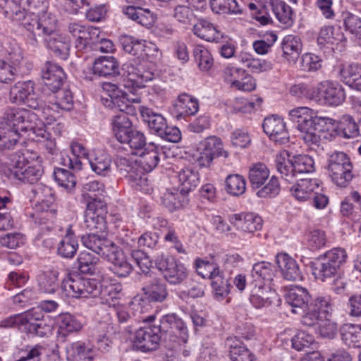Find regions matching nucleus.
I'll return each instance as SVG.
<instances>
[{
  "label": "nucleus",
  "instance_id": "32",
  "mask_svg": "<svg viewBox=\"0 0 361 361\" xmlns=\"http://www.w3.org/2000/svg\"><path fill=\"white\" fill-rule=\"evenodd\" d=\"M275 271L274 265L270 262L262 261L255 263L251 271L252 283L261 281L263 284H267L271 282L275 276Z\"/></svg>",
  "mask_w": 361,
  "mask_h": 361
},
{
  "label": "nucleus",
  "instance_id": "35",
  "mask_svg": "<svg viewBox=\"0 0 361 361\" xmlns=\"http://www.w3.org/2000/svg\"><path fill=\"white\" fill-rule=\"evenodd\" d=\"M275 162L281 177L288 182L292 181L296 176V172L293 169V162L289 152L286 150L281 152L276 155Z\"/></svg>",
  "mask_w": 361,
  "mask_h": 361
},
{
  "label": "nucleus",
  "instance_id": "29",
  "mask_svg": "<svg viewBox=\"0 0 361 361\" xmlns=\"http://www.w3.org/2000/svg\"><path fill=\"white\" fill-rule=\"evenodd\" d=\"M137 109L143 119L147 123L148 127L156 134H159L162 129L166 128V121L165 118L160 114L155 112L153 109L138 106Z\"/></svg>",
  "mask_w": 361,
  "mask_h": 361
},
{
  "label": "nucleus",
  "instance_id": "40",
  "mask_svg": "<svg viewBox=\"0 0 361 361\" xmlns=\"http://www.w3.org/2000/svg\"><path fill=\"white\" fill-rule=\"evenodd\" d=\"M290 119L297 123L298 130L305 129L312 124H314V112L312 109L307 107H297L289 111Z\"/></svg>",
  "mask_w": 361,
  "mask_h": 361
},
{
  "label": "nucleus",
  "instance_id": "15",
  "mask_svg": "<svg viewBox=\"0 0 361 361\" xmlns=\"http://www.w3.org/2000/svg\"><path fill=\"white\" fill-rule=\"evenodd\" d=\"M262 127L264 133L275 142L282 145L288 142L289 134L281 117L275 115L266 117Z\"/></svg>",
  "mask_w": 361,
  "mask_h": 361
},
{
  "label": "nucleus",
  "instance_id": "24",
  "mask_svg": "<svg viewBox=\"0 0 361 361\" xmlns=\"http://www.w3.org/2000/svg\"><path fill=\"white\" fill-rule=\"evenodd\" d=\"M192 32L197 37L211 42L218 43L223 38V35L213 23L202 18L194 24Z\"/></svg>",
  "mask_w": 361,
  "mask_h": 361
},
{
  "label": "nucleus",
  "instance_id": "37",
  "mask_svg": "<svg viewBox=\"0 0 361 361\" xmlns=\"http://www.w3.org/2000/svg\"><path fill=\"white\" fill-rule=\"evenodd\" d=\"M69 33L68 39L74 40L75 48L78 51H82L89 44L90 32L87 29L80 24L71 23L68 26Z\"/></svg>",
  "mask_w": 361,
  "mask_h": 361
},
{
  "label": "nucleus",
  "instance_id": "47",
  "mask_svg": "<svg viewBox=\"0 0 361 361\" xmlns=\"http://www.w3.org/2000/svg\"><path fill=\"white\" fill-rule=\"evenodd\" d=\"M269 176V170L262 163H257L249 171V180L255 189L262 187Z\"/></svg>",
  "mask_w": 361,
  "mask_h": 361
},
{
  "label": "nucleus",
  "instance_id": "63",
  "mask_svg": "<svg viewBox=\"0 0 361 361\" xmlns=\"http://www.w3.org/2000/svg\"><path fill=\"white\" fill-rule=\"evenodd\" d=\"M54 175L58 184L68 191H71L75 188L76 178L69 171L59 168L55 169Z\"/></svg>",
  "mask_w": 361,
  "mask_h": 361
},
{
  "label": "nucleus",
  "instance_id": "34",
  "mask_svg": "<svg viewBox=\"0 0 361 361\" xmlns=\"http://www.w3.org/2000/svg\"><path fill=\"white\" fill-rule=\"evenodd\" d=\"M341 80L350 87L358 91H361V66L350 64L343 66L339 71Z\"/></svg>",
  "mask_w": 361,
  "mask_h": 361
},
{
  "label": "nucleus",
  "instance_id": "19",
  "mask_svg": "<svg viewBox=\"0 0 361 361\" xmlns=\"http://www.w3.org/2000/svg\"><path fill=\"white\" fill-rule=\"evenodd\" d=\"M56 30L51 34L44 35L40 37L39 41L44 39L46 47L51 50L54 54L62 60H66L69 56L71 39L66 36L55 34Z\"/></svg>",
  "mask_w": 361,
  "mask_h": 361
},
{
  "label": "nucleus",
  "instance_id": "45",
  "mask_svg": "<svg viewBox=\"0 0 361 361\" xmlns=\"http://www.w3.org/2000/svg\"><path fill=\"white\" fill-rule=\"evenodd\" d=\"M200 150L212 154L213 157H228V152L224 149L221 140L216 136H209L200 144Z\"/></svg>",
  "mask_w": 361,
  "mask_h": 361
},
{
  "label": "nucleus",
  "instance_id": "54",
  "mask_svg": "<svg viewBox=\"0 0 361 361\" xmlns=\"http://www.w3.org/2000/svg\"><path fill=\"white\" fill-rule=\"evenodd\" d=\"M343 25L346 31H348L354 37L361 39V17L346 11L343 14Z\"/></svg>",
  "mask_w": 361,
  "mask_h": 361
},
{
  "label": "nucleus",
  "instance_id": "6",
  "mask_svg": "<svg viewBox=\"0 0 361 361\" xmlns=\"http://www.w3.org/2000/svg\"><path fill=\"white\" fill-rule=\"evenodd\" d=\"M61 288L67 295L76 298H94L101 292V286L97 280L78 274H68L63 280Z\"/></svg>",
  "mask_w": 361,
  "mask_h": 361
},
{
  "label": "nucleus",
  "instance_id": "48",
  "mask_svg": "<svg viewBox=\"0 0 361 361\" xmlns=\"http://www.w3.org/2000/svg\"><path fill=\"white\" fill-rule=\"evenodd\" d=\"M58 272H42L37 276L38 286L43 293H54L59 288Z\"/></svg>",
  "mask_w": 361,
  "mask_h": 361
},
{
  "label": "nucleus",
  "instance_id": "57",
  "mask_svg": "<svg viewBox=\"0 0 361 361\" xmlns=\"http://www.w3.org/2000/svg\"><path fill=\"white\" fill-rule=\"evenodd\" d=\"M240 61L250 68L252 72L260 73L268 71L272 69L273 65L270 61L255 59L247 54H243L240 56Z\"/></svg>",
  "mask_w": 361,
  "mask_h": 361
},
{
  "label": "nucleus",
  "instance_id": "7",
  "mask_svg": "<svg viewBox=\"0 0 361 361\" xmlns=\"http://www.w3.org/2000/svg\"><path fill=\"white\" fill-rule=\"evenodd\" d=\"M9 99L11 103L23 104L33 109H42L45 114L46 104L36 91L35 83L32 80L18 82L10 89Z\"/></svg>",
  "mask_w": 361,
  "mask_h": 361
},
{
  "label": "nucleus",
  "instance_id": "28",
  "mask_svg": "<svg viewBox=\"0 0 361 361\" xmlns=\"http://www.w3.org/2000/svg\"><path fill=\"white\" fill-rule=\"evenodd\" d=\"M177 118L192 116L199 109L198 101L188 94L179 95L173 105Z\"/></svg>",
  "mask_w": 361,
  "mask_h": 361
},
{
  "label": "nucleus",
  "instance_id": "26",
  "mask_svg": "<svg viewBox=\"0 0 361 361\" xmlns=\"http://www.w3.org/2000/svg\"><path fill=\"white\" fill-rule=\"evenodd\" d=\"M283 56L289 63H295L302 51V42L300 37L293 35L286 36L281 43Z\"/></svg>",
  "mask_w": 361,
  "mask_h": 361
},
{
  "label": "nucleus",
  "instance_id": "55",
  "mask_svg": "<svg viewBox=\"0 0 361 361\" xmlns=\"http://www.w3.org/2000/svg\"><path fill=\"white\" fill-rule=\"evenodd\" d=\"M246 190L245 179L240 175H229L226 179V190L233 196H240Z\"/></svg>",
  "mask_w": 361,
  "mask_h": 361
},
{
  "label": "nucleus",
  "instance_id": "56",
  "mask_svg": "<svg viewBox=\"0 0 361 361\" xmlns=\"http://www.w3.org/2000/svg\"><path fill=\"white\" fill-rule=\"evenodd\" d=\"M210 6L216 13H240L242 9L235 0H211Z\"/></svg>",
  "mask_w": 361,
  "mask_h": 361
},
{
  "label": "nucleus",
  "instance_id": "17",
  "mask_svg": "<svg viewBox=\"0 0 361 361\" xmlns=\"http://www.w3.org/2000/svg\"><path fill=\"white\" fill-rule=\"evenodd\" d=\"M114 267V272L121 277H126L133 270V267L123 251L114 243L103 257Z\"/></svg>",
  "mask_w": 361,
  "mask_h": 361
},
{
  "label": "nucleus",
  "instance_id": "53",
  "mask_svg": "<svg viewBox=\"0 0 361 361\" xmlns=\"http://www.w3.org/2000/svg\"><path fill=\"white\" fill-rule=\"evenodd\" d=\"M99 259L97 257L87 252H82L78 258V269L82 274H94Z\"/></svg>",
  "mask_w": 361,
  "mask_h": 361
},
{
  "label": "nucleus",
  "instance_id": "44",
  "mask_svg": "<svg viewBox=\"0 0 361 361\" xmlns=\"http://www.w3.org/2000/svg\"><path fill=\"white\" fill-rule=\"evenodd\" d=\"M344 40L345 36L341 28H335L332 25L322 27L317 37V43L321 46L337 44Z\"/></svg>",
  "mask_w": 361,
  "mask_h": 361
},
{
  "label": "nucleus",
  "instance_id": "52",
  "mask_svg": "<svg viewBox=\"0 0 361 361\" xmlns=\"http://www.w3.org/2000/svg\"><path fill=\"white\" fill-rule=\"evenodd\" d=\"M59 324V334L62 336H66L68 333L78 331L82 325L71 314L68 313L61 314L57 319Z\"/></svg>",
  "mask_w": 361,
  "mask_h": 361
},
{
  "label": "nucleus",
  "instance_id": "38",
  "mask_svg": "<svg viewBox=\"0 0 361 361\" xmlns=\"http://www.w3.org/2000/svg\"><path fill=\"white\" fill-rule=\"evenodd\" d=\"M322 118L319 119V122L317 125L314 123V124H312L310 127H306L305 129L299 130L300 132V138L312 149L319 146L321 141L319 133L326 130V126H322Z\"/></svg>",
  "mask_w": 361,
  "mask_h": 361
},
{
  "label": "nucleus",
  "instance_id": "49",
  "mask_svg": "<svg viewBox=\"0 0 361 361\" xmlns=\"http://www.w3.org/2000/svg\"><path fill=\"white\" fill-rule=\"evenodd\" d=\"M270 5L272 11L280 23L287 25L293 23V10L290 6L281 0H272Z\"/></svg>",
  "mask_w": 361,
  "mask_h": 361
},
{
  "label": "nucleus",
  "instance_id": "51",
  "mask_svg": "<svg viewBox=\"0 0 361 361\" xmlns=\"http://www.w3.org/2000/svg\"><path fill=\"white\" fill-rule=\"evenodd\" d=\"M115 164L121 175L126 178L128 180L131 175L135 174L141 168L137 160L130 157L118 156Z\"/></svg>",
  "mask_w": 361,
  "mask_h": 361
},
{
  "label": "nucleus",
  "instance_id": "11",
  "mask_svg": "<svg viewBox=\"0 0 361 361\" xmlns=\"http://www.w3.org/2000/svg\"><path fill=\"white\" fill-rule=\"evenodd\" d=\"M156 266L170 283L178 284L187 278L188 271L184 264L171 256L159 257L156 259Z\"/></svg>",
  "mask_w": 361,
  "mask_h": 361
},
{
  "label": "nucleus",
  "instance_id": "50",
  "mask_svg": "<svg viewBox=\"0 0 361 361\" xmlns=\"http://www.w3.org/2000/svg\"><path fill=\"white\" fill-rule=\"evenodd\" d=\"M188 194H183L179 188L175 189L174 191H167L162 196V203L170 211H173L188 202L186 195Z\"/></svg>",
  "mask_w": 361,
  "mask_h": 361
},
{
  "label": "nucleus",
  "instance_id": "5",
  "mask_svg": "<svg viewBox=\"0 0 361 361\" xmlns=\"http://www.w3.org/2000/svg\"><path fill=\"white\" fill-rule=\"evenodd\" d=\"M346 257L345 250L339 247L327 251L312 262L313 274L323 281L334 276Z\"/></svg>",
  "mask_w": 361,
  "mask_h": 361
},
{
  "label": "nucleus",
  "instance_id": "4",
  "mask_svg": "<svg viewBox=\"0 0 361 361\" xmlns=\"http://www.w3.org/2000/svg\"><path fill=\"white\" fill-rule=\"evenodd\" d=\"M44 313L39 309L32 308L23 314H15L0 322V327L8 328L18 326L23 331L35 335L39 337L47 336L46 330H49V326L42 325L41 321Z\"/></svg>",
  "mask_w": 361,
  "mask_h": 361
},
{
  "label": "nucleus",
  "instance_id": "61",
  "mask_svg": "<svg viewBox=\"0 0 361 361\" xmlns=\"http://www.w3.org/2000/svg\"><path fill=\"white\" fill-rule=\"evenodd\" d=\"M195 267L199 275L202 278L212 279L221 271L219 267L214 262H208L197 259L195 260Z\"/></svg>",
  "mask_w": 361,
  "mask_h": 361
},
{
  "label": "nucleus",
  "instance_id": "27",
  "mask_svg": "<svg viewBox=\"0 0 361 361\" xmlns=\"http://www.w3.org/2000/svg\"><path fill=\"white\" fill-rule=\"evenodd\" d=\"M230 71V80L233 87L242 91H252L255 89V80L244 69L232 67Z\"/></svg>",
  "mask_w": 361,
  "mask_h": 361
},
{
  "label": "nucleus",
  "instance_id": "13",
  "mask_svg": "<svg viewBox=\"0 0 361 361\" xmlns=\"http://www.w3.org/2000/svg\"><path fill=\"white\" fill-rule=\"evenodd\" d=\"M322 123L326 126V131H337L344 138H353L359 134V124L350 115H343L338 122L330 118H322Z\"/></svg>",
  "mask_w": 361,
  "mask_h": 361
},
{
  "label": "nucleus",
  "instance_id": "31",
  "mask_svg": "<svg viewBox=\"0 0 361 361\" xmlns=\"http://www.w3.org/2000/svg\"><path fill=\"white\" fill-rule=\"evenodd\" d=\"M126 111H119V114L113 116L111 120L113 133L118 142L133 129V123Z\"/></svg>",
  "mask_w": 361,
  "mask_h": 361
},
{
  "label": "nucleus",
  "instance_id": "9",
  "mask_svg": "<svg viewBox=\"0 0 361 361\" xmlns=\"http://www.w3.org/2000/svg\"><path fill=\"white\" fill-rule=\"evenodd\" d=\"M328 171L334 183L346 187L352 180L353 165L348 156L343 152H335L329 156Z\"/></svg>",
  "mask_w": 361,
  "mask_h": 361
},
{
  "label": "nucleus",
  "instance_id": "8",
  "mask_svg": "<svg viewBox=\"0 0 361 361\" xmlns=\"http://www.w3.org/2000/svg\"><path fill=\"white\" fill-rule=\"evenodd\" d=\"M145 297L136 295L130 303L132 310L144 313L148 310L150 302H162L168 297L166 283L160 279H154L142 288Z\"/></svg>",
  "mask_w": 361,
  "mask_h": 361
},
{
  "label": "nucleus",
  "instance_id": "30",
  "mask_svg": "<svg viewBox=\"0 0 361 361\" xmlns=\"http://www.w3.org/2000/svg\"><path fill=\"white\" fill-rule=\"evenodd\" d=\"M92 70L99 76L114 75L119 73V64L113 56H101L94 61Z\"/></svg>",
  "mask_w": 361,
  "mask_h": 361
},
{
  "label": "nucleus",
  "instance_id": "3",
  "mask_svg": "<svg viewBox=\"0 0 361 361\" xmlns=\"http://www.w3.org/2000/svg\"><path fill=\"white\" fill-rule=\"evenodd\" d=\"M36 114L25 109H11L0 118V148L11 149L20 138V132L32 129Z\"/></svg>",
  "mask_w": 361,
  "mask_h": 361
},
{
  "label": "nucleus",
  "instance_id": "1",
  "mask_svg": "<svg viewBox=\"0 0 361 361\" xmlns=\"http://www.w3.org/2000/svg\"><path fill=\"white\" fill-rule=\"evenodd\" d=\"M122 82L119 85L111 82L104 83L102 88L108 97L102 98L104 106L119 111L133 114V104H139L141 97L136 94L137 89L145 87L152 81L154 73L147 70L142 64L125 63L122 68Z\"/></svg>",
  "mask_w": 361,
  "mask_h": 361
},
{
  "label": "nucleus",
  "instance_id": "41",
  "mask_svg": "<svg viewBox=\"0 0 361 361\" xmlns=\"http://www.w3.org/2000/svg\"><path fill=\"white\" fill-rule=\"evenodd\" d=\"M78 247V240L69 226L65 236L58 244L57 254L63 258H73Z\"/></svg>",
  "mask_w": 361,
  "mask_h": 361
},
{
  "label": "nucleus",
  "instance_id": "36",
  "mask_svg": "<svg viewBox=\"0 0 361 361\" xmlns=\"http://www.w3.org/2000/svg\"><path fill=\"white\" fill-rule=\"evenodd\" d=\"M178 178L180 183L178 188L183 194H188L200 182L198 171L190 166L181 169Z\"/></svg>",
  "mask_w": 361,
  "mask_h": 361
},
{
  "label": "nucleus",
  "instance_id": "2",
  "mask_svg": "<svg viewBox=\"0 0 361 361\" xmlns=\"http://www.w3.org/2000/svg\"><path fill=\"white\" fill-rule=\"evenodd\" d=\"M26 14L20 11L16 16H23L21 25L27 31L26 42L32 47H37L42 35L51 34L56 30L57 20L48 12L47 0H26L25 4ZM20 20V18H18Z\"/></svg>",
  "mask_w": 361,
  "mask_h": 361
},
{
  "label": "nucleus",
  "instance_id": "58",
  "mask_svg": "<svg viewBox=\"0 0 361 361\" xmlns=\"http://www.w3.org/2000/svg\"><path fill=\"white\" fill-rule=\"evenodd\" d=\"M193 55L199 68L202 71H207L212 67V56L209 50L204 46H195L193 49Z\"/></svg>",
  "mask_w": 361,
  "mask_h": 361
},
{
  "label": "nucleus",
  "instance_id": "64",
  "mask_svg": "<svg viewBox=\"0 0 361 361\" xmlns=\"http://www.w3.org/2000/svg\"><path fill=\"white\" fill-rule=\"evenodd\" d=\"M230 358L232 361H254L253 354L241 343L230 346Z\"/></svg>",
  "mask_w": 361,
  "mask_h": 361
},
{
  "label": "nucleus",
  "instance_id": "20",
  "mask_svg": "<svg viewBox=\"0 0 361 361\" xmlns=\"http://www.w3.org/2000/svg\"><path fill=\"white\" fill-rule=\"evenodd\" d=\"M286 300L294 313L305 312L310 307V295L307 290L301 286L291 287L286 293Z\"/></svg>",
  "mask_w": 361,
  "mask_h": 361
},
{
  "label": "nucleus",
  "instance_id": "25",
  "mask_svg": "<svg viewBox=\"0 0 361 361\" xmlns=\"http://www.w3.org/2000/svg\"><path fill=\"white\" fill-rule=\"evenodd\" d=\"M275 295V292L271 290L269 285L263 284L259 281L254 283L250 296V301L256 308L267 307L271 304V300Z\"/></svg>",
  "mask_w": 361,
  "mask_h": 361
},
{
  "label": "nucleus",
  "instance_id": "16",
  "mask_svg": "<svg viewBox=\"0 0 361 361\" xmlns=\"http://www.w3.org/2000/svg\"><path fill=\"white\" fill-rule=\"evenodd\" d=\"M229 222L238 231L249 234L260 230L262 226V218L254 213L232 214L229 216Z\"/></svg>",
  "mask_w": 361,
  "mask_h": 361
},
{
  "label": "nucleus",
  "instance_id": "12",
  "mask_svg": "<svg viewBox=\"0 0 361 361\" xmlns=\"http://www.w3.org/2000/svg\"><path fill=\"white\" fill-rule=\"evenodd\" d=\"M10 166L14 177L25 183H37L42 175L40 166L27 165L24 156L13 155Z\"/></svg>",
  "mask_w": 361,
  "mask_h": 361
},
{
  "label": "nucleus",
  "instance_id": "43",
  "mask_svg": "<svg viewBox=\"0 0 361 361\" xmlns=\"http://www.w3.org/2000/svg\"><path fill=\"white\" fill-rule=\"evenodd\" d=\"M54 102L50 101L49 104L45 106L46 110L59 111V109L64 111H70L73 106V95L69 90H59L55 92Z\"/></svg>",
  "mask_w": 361,
  "mask_h": 361
},
{
  "label": "nucleus",
  "instance_id": "22",
  "mask_svg": "<svg viewBox=\"0 0 361 361\" xmlns=\"http://www.w3.org/2000/svg\"><path fill=\"white\" fill-rule=\"evenodd\" d=\"M162 151L163 147L154 142L147 144L137 159L141 169L145 172H150L155 169L160 161Z\"/></svg>",
  "mask_w": 361,
  "mask_h": 361
},
{
  "label": "nucleus",
  "instance_id": "62",
  "mask_svg": "<svg viewBox=\"0 0 361 361\" xmlns=\"http://www.w3.org/2000/svg\"><path fill=\"white\" fill-rule=\"evenodd\" d=\"M126 137L120 142L128 145L131 149L141 150L147 145L144 133L136 129L133 128Z\"/></svg>",
  "mask_w": 361,
  "mask_h": 361
},
{
  "label": "nucleus",
  "instance_id": "39",
  "mask_svg": "<svg viewBox=\"0 0 361 361\" xmlns=\"http://www.w3.org/2000/svg\"><path fill=\"white\" fill-rule=\"evenodd\" d=\"M155 318L156 316L154 314L143 318L142 322L145 325L136 331L135 338H152L153 337L161 338L162 337H166V331L162 330L160 325L149 324V323L154 321Z\"/></svg>",
  "mask_w": 361,
  "mask_h": 361
},
{
  "label": "nucleus",
  "instance_id": "59",
  "mask_svg": "<svg viewBox=\"0 0 361 361\" xmlns=\"http://www.w3.org/2000/svg\"><path fill=\"white\" fill-rule=\"evenodd\" d=\"M104 192V184L97 180L90 181L82 187V195L89 199V202L103 201L100 197Z\"/></svg>",
  "mask_w": 361,
  "mask_h": 361
},
{
  "label": "nucleus",
  "instance_id": "42",
  "mask_svg": "<svg viewBox=\"0 0 361 361\" xmlns=\"http://www.w3.org/2000/svg\"><path fill=\"white\" fill-rule=\"evenodd\" d=\"M92 169L99 175L105 176L110 171L111 159L102 151H94L87 158Z\"/></svg>",
  "mask_w": 361,
  "mask_h": 361
},
{
  "label": "nucleus",
  "instance_id": "23",
  "mask_svg": "<svg viewBox=\"0 0 361 361\" xmlns=\"http://www.w3.org/2000/svg\"><path fill=\"white\" fill-rule=\"evenodd\" d=\"M82 245L98 255L104 257L114 244L104 233H90L82 236Z\"/></svg>",
  "mask_w": 361,
  "mask_h": 361
},
{
  "label": "nucleus",
  "instance_id": "46",
  "mask_svg": "<svg viewBox=\"0 0 361 361\" xmlns=\"http://www.w3.org/2000/svg\"><path fill=\"white\" fill-rule=\"evenodd\" d=\"M315 180L312 179H301L290 188L292 195L299 201H305L310 197L314 187Z\"/></svg>",
  "mask_w": 361,
  "mask_h": 361
},
{
  "label": "nucleus",
  "instance_id": "33",
  "mask_svg": "<svg viewBox=\"0 0 361 361\" xmlns=\"http://www.w3.org/2000/svg\"><path fill=\"white\" fill-rule=\"evenodd\" d=\"M123 13L128 18L145 27H150L154 22L153 13L149 9L128 6L123 7Z\"/></svg>",
  "mask_w": 361,
  "mask_h": 361
},
{
  "label": "nucleus",
  "instance_id": "14",
  "mask_svg": "<svg viewBox=\"0 0 361 361\" xmlns=\"http://www.w3.org/2000/svg\"><path fill=\"white\" fill-rule=\"evenodd\" d=\"M317 90L320 98L329 106H338L345 99L344 89L338 82L322 81L319 83Z\"/></svg>",
  "mask_w": 361,
  "mask_h": 361
},
{
  "label": "nucleus",
  "instance_id": "10",
  "mask_svg": "<svg viewBox=\"0 0 361 361\" xmlns=\"http://www.w3.org/2000/svg\"><path fill=\"white\" fill-rule=\"evenodd\" d=\"M106 204L104 201L88 202L84 215V224L90 233H104L106 228Z\"/></svg>",
  "mask_w": 361,
  "mask_h": 361
},
{
  "label": "nucleus",
  "instance_id": "60",
  "mask_svg": "<svg viewBox=\"0 0 361 361\" xmlns=\"http://www.w3.org/2000/svg\"><path fill=\"white\" fill-rule=\"evenodd\" d=\"M173 16L177 22L185 26L192 25L196 18L193 10L185 5L176 6L173 9Z\"/></svg>",
  "mask_w": 361,
  "mask_h": 361
},
{
  "label": "nucleus",
  "instance_id": "21",
  "mask_svg": "<svg viewBox=\"0 0 361 361\" xmlns=\"http://www.w3.org/2000/svg\"><path fill=\"white\" fill-rule=\"evenodd\" d=\"M42 78L44 85L54 92L61 87L66 75L61 66L56 63L47 62L44 69L42 71Z\"/></svg>",
  "mask_w": 361,
  "mask_h": 361
},
{
  "label": "nucleus",
  "instance_id": "18",
  "mask_svg": "<svg viewBox=\"0 0 361 361\" xmlns=\"http://www.w3.org/2000/svg\"><path fill=\"white\" fill-rule=\"evenodd\" d=\"M276 263L284 279L290 281H300L303 279L297 262L288 254H278L276 256Z\"/></svg>",
  "mask_w": 361,
  "mask_h": 361
}]
</instances>
